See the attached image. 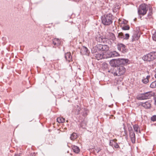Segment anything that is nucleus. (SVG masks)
I'll list each match as a JSON object with an SVG mask.
<instances>
[{"mask_svg": "<svg viewBox=\"0 0 156 156\" xmlns=\"http://www.w3.org/2000/svg\"><path fill=\"white\" fill-rule=\"evenodd\" d=\"M113 16L110 13L104 15L101 17L102 24L105 26H108L112 23Z\"/></svg>", "mask_w": 156, "mask_h": 156, "instance_id": "obj_1", "label": "nucleus"}, {"mask_svg": "<svg viewBox=\"0 0 156 156\" xmlns=\"http://www.w3.org/2000/svg\"><path fill=\"white\" fill-rule=\"evenodd\" d=\"M126 69L123 66H120L116 68H114L111 70V72L114 76H120L124 74L126 72Z\"/></svg>", "mask_w": 156, "mask_h": 156, "instance_id": "obj_2", "label": "nucleus"}, {"mask_svg": "<svg viewBox=\"0 0 156 156\" xmlns=\"http://www.w3.org/2000/svg\"><path fill=\"white\" fill-rule=\"evenodd\" d=\"M156 58V52H152L147 54L142 57V59L144 61H151Z\"/></svg>", "mask_w": 156, "mask_h": 156, "instance_id": "obj_3", "label": "nucleus"}, {"mask_svg": "<svg viewBox=\"0 0 156 156\" xmlns=\"http://www.w3.org/2000/svg\"><path fill=\"white\" fill-rule=\"evenodd\" d=\"M146 6L145 4H143L140 5L138 10L139 15L143 16L146 14L147 11Z\"/></svg>", "mask_w": 156, "mask_h": 156, "instance_id": "obj_4", "label": "nucleus"}, {"mask_svg": "<svg viewBox=\"0 0 156 156\" xmlns=\"http://www.w3.org/2000/svg\"><path fill=\"white\" fill-rule=\"evenodd\" d=\"M128 129L129 132V137L131 139L132 142L133 143H134L136 140L135 134L131 126L128 127Z\"/></svg>", "mask_w": 156, "mask_h": 156, "instance_id": "obj_5", "label": "nucleus"}, {"mask_svg": "<svg viewBox=\"0 0 156 156\" xmlns=\"http://www.w3.org/2000/svg\"><path fill=\"white\" fill-rule=\"evenodd\" d=\"M117 48L120 51L123 53H125L127 52L128 50L127 49L126 46L125 45L121 43L118 44Z\"/></svg>", "mask_w": 156, "mask_h": 156, "instance_id": "obj_6", "label": "nucleus"}, {"mask_svg": "<svg viewBox=\"0 0 156 156\" xmlns=\"http://www.w3.org/2000/svg\"><path fill=\"white\" fill-rule=\"evenodd\" d=\"M117 61L118 66H123L128 62L129 60L127 59L118 58L117 59Z\"/></svg>", "mask_w": 156, "mask_h": 156, "instance_id": "obj_7", "label": "nucleus"}, {"mask_svg": "<svg viewBox=\"0 0 156 156\" xmlns=\"http://www.w3.org/2000/svg\"><path fill=\"white\" fill-rule=\"evenodd\" d=\"M98 49L99 51H107L109 49V47L106 45L98 44L97 46Z\"/></svg>", "mask_w": 156, "mask_h": 156, "instance_id": "obj_8", "label": "nucleus"}, {"mask_svg": "<svg viewBox=\"0 0 156 156\" xmlns=\"http://www.w3.org/2000/svg\"><path fill=\"white\" fill-rule=\"evenodd\" d=\"M151 100H148L145 102L141 103L140 105L145 109H150L151 107Z\"/></svg>", "mask_w": 156, "mask_h": 156, "instance_id": "obj_9", "label": "nucleus"}, {"mask_svg": "<svg viewBox=\"0 0 156 156\" xmlns=\"http://www.w3.org/2000/svg\"><path fill=\"white\" fill-rule=\"evenodd\" d=\"M140 34L139 31H136L134 32L132 38V41L138 40L140 37Z\"/></svg>", "mask_w": 156, "mask_h": 156, "instance_id": "obj_10", "label": "nucleus"}, {"mask_svg": "<svg viewBox=\"0 0 156 156\" xmlns=\"http://www.w3.org/2000/svg\"><path fill=\"white\" fill-rule=\"evenodd\" d=\"M109 64L111 66L116 68L118 66L117 59H113L111 60L109 62Z\"/></svg>", "mask_w": 156, "mask_h": 156, "instance_id": "obj_11", "label": "nucleus"}, {"mask_svg": "<svg viewBox=\"0 0 156 156\" xmlns=\"http://www.w3.org/2000/svg\"><path fill=\"white\" fill-rule=\"evenodd\" d=\"M80 53L82 55H89V51L88 49L86 47H83L81 49Z\"/></svg>", "mask_w": 156, "mask_h": 156, "instance_id": "obj_12", "label": "nucleus"}, {"mask_svg": "<svg viewBox=\"0 0 156 156\" xmlns=\"http://www.w3.org/2000/svg\"><path fill=\"white\" fill-rule=\"evenodd\" d=\"M145 99H149L154 95L152 92H148L144 93Z\"/></svg>", "mask_w": 156, "mask_h": 156, "instance_id": "obj_13", "label": "nucleus"}, {"mask_svg": "<svg viewBox=\"0 0 156 156\" xmlns=\"http://www.w3.org/2000/svg\"><path fill=\"white\" fill-rule=\"evenodd\" d=\"M65 58L66 60L69 62L72 61V56L70 52H67L65 54Z\"/></svg>", "mask_w": 156, "mask_h": 156, "instance_id": "obj_14", "label": "nucleus"}, {"mask_svg": "<svg viewBox=\"0 0 156 156\" xmlns=\"http://www.w3.org/2000/svg\"><path fill=\"white\" fill-rule=\"evenodd\" d=\"M80 110V108L78 105H77L76 106H75L74 108L73 112L75 115H78L79 114Z\"/></svg>", "mask_w": 156, "mask_h": 156, "instance_id": "obj_15", "label": "nucleus"}, {"mask_svg": "<svg viewBox=\"0 0 156 156\" xmlns=\"http://www.w3.org/2000/svg\"><path fill=\"white\" fill-rule=\"evenodd\" d=\"M53 43L55 46H58L61 44L60 40L58 38H54L53 40Z\"/></svg>", "mask_w": 156, "mask_h": 156, "instance_id": "obj_16", "label": "nucleus"}, {"mask_svg": "<svg viewBox=\"0 0 156 156\" xmlns=\"http://www.w3.org/2000/svg\"><path fill=\"white\" fill-rule=\"evenodd\" d=\"M133 127L135 131L137 133L138 132L140 133V128L139 126L137 124H135L133 125Z\"/></svg>", "mask_w": 156, "mask_h": 156, "instance_id": "obj_17", "label": "nucleus"}, {"mask_svg": "<svg viewBox=\"0 0 156 156\" xmlns=\"http://www.w3.org/2000/svg\"><path fill=\"white\" fill-rule=\"evenodd\" d=\"M150 78V75H147L146 77H143L142 82L144 84H146L149 82V79Z\"/></svg>", "mask_w": 156, "mask_h": 156, "instance_id": "obj_18", "label": "nucleus"}, {"mask_svg": "<svg viewBox=\"0 0 156 156\" xmlns=\"http://www.w3.org/2000/svg\"><path fill=\"white\" fill-rule=\"evenodd\" d=\"M109 55L112 57H114L119 55V54L116 51L111 52L109 53Z\"/></svg>", "mask_w": 156, "mask_h": 156, "instance_id": "obj_19", "label": "nucleus"}, {"mask_svg": "<svg viewBox=\"0 0 156 156\" xmlns=\"http://www.w3.org/2000/svg\"><path fill=\"white\" fill-rule=\"evenodd\" d=\"M72 148L73 152L76 153H78L80 151L79 147L76 146H72Z\"/></svg>", "mask_w": 156, "mask_h": 156, "instance_id": "obj_20", "label": "nucleus"}, {"mask_svg": "<svg viewBox=\"0 0 156 156\" xmlns=\"http://www.w3.org/2000/svg\"><path fill=\"white\" fill-rule=\"evenodd\" d=\"M136 98L138 100H145V98L144 93H142L138 95L136 97Z\"/></svg>", "mask_w": 156, "mask_h": 156, "instance_id": "obj_21", "label": "nucleus"}, {"mask_svg": "<svg viewBox=\"0 0 156 156\" xmlns=\"http://www.w3.org/2000/svg\"><path fill=\"white\" fill-rule=\"evenodd\" d=\"M103 37V36H101L100 35H98L96 37V40H97V41L99 42L102 43V38Z\"/></svg>", "mask_w": 156, "mask_h": 156, "instance_id": "obj_22", "label": "nucleus"}, {"mask_svg": "<svg viewBox=\"0 0 156 156\" xmlns=\"http://www.w3.org/2000/svg\"><path fill=\"white\" fill-rule=\"evenodd\" d=\"M95 57L97 60H99L103 58V55L99 53L96 54Z\"/></svg>", "mask_w": 156, "mask_h": 156, "instance_id": "obj_23", "label": "nucleus"}, {"mask_svg": "<svg viewBox=\"0 0 156 156\" xmlns=\"http://www.w3.org/2000/svg\"><path fill=\"white\" fill-rule=\"evenodd\" d=\"M77 138V135L75 133H73L70 136V139L72 140H74Z\"/></svg>", "mask_w": 156, "mask_h": 156, "instance_id": "obj_24", "label": "nucleus"}, {"mask_svg": "<svg viewBox=\"0 0 156 156\" xmlns=\"http://www.w3.org/2000/svg\"><path fill=\"white\" fill-rule=\"evenodd\" d=\"M57 121L59 123H63L65 122V119L62 117H58L57 119Z\"/></svg>", "mask_w": 156, "mask_h": 156, "instance_id": "obj_25", "label": "nucleus"}, {"mask_svg": "<svg viewBox=\"0 0 156 156\" xmlns=\"http://www.w3.org/2000/svg\"><path fill=\"white\" fill-rule=\"evenodd\" d=\"M102 68L104 70L108 69V64L105 62H103L102 65Z\"/></svg>", "mask_w": 156, "mask_h": 156, "instance_id": "obj_26", "label": "nucleus"}, {"mask_svg": "<svg viewBox=\"0 0 156 156\" xmlns=\"http://www.w3.org/2000/svg\"><path fill=\"white\" fill-rule=\"evenodd\" d=\"M115 143L116 141L115 140H111L110 141L109 145L112 147H114Z\"/></svg>", "mask_w": 156, "mask_h": 156, "instance_id": "obj_27", "label": "nucleus"}, {"mask_svg": "<svg viewBox=\"0 0 156 156\" xmlns=\"http://www.w3.org/2000/svg\"><path fill=\"white\" fill-rule=\"evenodd\" d=\"M103 43H105V44H107L109 43V40L106 38L104 37H103Z\"/></svg>", "mask_w": 156, "mask_h": 156, "instance_id": "obj_28", "label": "nucleus"}, {"mask_svg": "<svg viewBox=\"0 0 156 156\" xmlns=\"http://www.w3.org/2000/svg\"><path fill=\"white\" fill-rule=\"evenodd\" d=\"M150 87L154 88L156 87V81L152 82L150 85Z\"/></svg>", "mask_w": 156, "mask_h": 156, "instance_id": "obj_29", "label": "nucleus"}, {"mask_svg": "<svg viewBox=\"0 0 156 156\" xmlns=\"http://www.w3.org/2000/svg\"><path fill=\"white\" fill-rule=\"evenodd\" d=\"M118 37L120 39H124V36L122 33L121 32V33H119L118 34Z\"/></svg>", "mask_w": 156, "mask_h": 156, "instance_id": "obj_30", "label": "nucleus"}, {"mask_svg": "<svg viewBox=\"0 0 156 156\" xmlns=\"http://www.w3.org/2000/svg\"><path fill=\"white\" fill-rule=\"evenodd\" d=\"M152 38L153 41H156V30L152 33Z\"/></svg>", "mask_w": 156, "mask_h": 156, "instance_id": "obj_31", "label": "nucleus"}, {"mask_svg": "<svg viewBox=\"0 0 156 156\" xmlns=\"http://www.w3.org/2000/svg\"><path fill=\"white\" fill-rule=\"evenodd\" d=\"M130 27L129 26H124L122 27V29L124 30H129Z\"/></svg>", "mask_w": 156, "mask_h": 156, "instance_id": "obj_32", "label": "nucleus"}, {"mask_svg": "<svg viewBox=\"0 0 156 156\" xmlns=\"http://www.w3.org/2000/svg\"><path fill=\"white\" fill-rule=\"evenodd\" d=\"M151 120L153 122L156 121V115H154L151 118Z\"/></svg>", "mask_w": 156, "mask_h": 156, "instance_id": "obj_33", "label": "nucleus"}, {"mask_svg": "<svg viewBox=\"0 0 156 156\" xmlns=\"http://www.w3.org/2000/svg\"><path fill=\"white\" fill-rule=\"evenodd\" d=\"M129 34H125V36H124V39L127 40L129 39Z\"/></svg>", "mask_w": 156, "mask_h": 156, "instance_id": "obj_34", "label": "nucleus"}, {"mask_svg": "<svg viewBox=\"0 0 156 156\" xmlns=\"http://www.w3.org/2000/svg\"><path fill=\"white\" fill-rule=\"evenodd\" d=\"M116 148H118L119 147L118 144L116 142L115 144V145L114 146Z\"/></svg>", "mask_w": 156, "mask_h": 156, "instance_id": "obj_35", "label": "nucleus"}, {"mask_svg": "<svg viewBox=\"0 0 156 156\" xmlns=\"http://www.w3.org/2000/svg\"><path fill=\"white\" fill-rule=\"evenodd\" d=\"M87 113L86 112H83V116H84V117H85L86 116H87Z\"/></svg>", "mask_w": 156, "mask_h": 156, "instance_id": "obj_36", "label": "nucleus"}, {"mask_svg": "<svg viewBox=\"0 0 156 156\" xmlns=\"http://www.w3.org/2000/svg\"><path fill=\"white\" fill-rule=\"evenodd\" d=\"M111 35L112 36V40H114L115 39V37L114 35L113 34H111Z\"/></svg>", "mask_w": 156, "mask_h": 156, "instance_id": "obj_37", "label": "nucleus"}, {"mask_svg": "<svg viewBox=\"0 0 156 156\" xmlns=\"http://www.w3.org/2000/svg\"><path fill=\"white\" fill-rule=\"evenodd\" d=\"M20 154L19 153L18 154H15V156H20Z\"/></svg>", "mask_w": 156, "mask_h": 156, "instance_id": "obj_38", "label": "nucleus"}, {"mask_svg": "<svg viewBox=\"0 0 156 156\" xmlns=\"http://www.w3.org/2000/svg\"><path fill=\"white\" fill-rule=\"evenodd\" d=\"M80 0H75V1L76 2H77L79 1Z\"/></svg>", "mask_w": 156, "mask_h": 156, "instance_id": "obj_39", "label": "nucleus"}]
</instances>
